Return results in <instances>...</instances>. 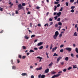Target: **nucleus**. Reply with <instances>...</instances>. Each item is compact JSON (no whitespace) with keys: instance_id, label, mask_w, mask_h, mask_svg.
I'll return each instance as SVG.
<instances>
[{"instance_id":"nucleus-57","label":"nucleus","mask_w":78,"mask_h":78,"mask_svg":"<svg viewBox=\"0 0 78 78\" xmlns=\"http://www.w3.org/2000/svg\"><path fill=\"white\" fill-rule=\"evenodd\" d=\"M61 63L62 65H63L64 64V62H61Z\"/></svg>"},{"instance_id":"nucleus-23","label":"nucleus","mask_w":78,"mask_h":78,"mask_svg":"<svg viewBox=\"0 0 78 78\" xmlns=\"http://www.w3.org/2000/svg\"><path fill=\"white\" fill-rule=\"evenodd\" d=\"M58 56V54H56V53H55L53 55V56Z\"/></svg>"},{"instance_id":"nucleus-62","label":"nucleus","mask_w":78,"mask_h":78,"mask_svg":"<svg viewBox=\"0 0 78 78\" xmlns=\"http://www.w3.org/2000/svg\"><path fill=\"white\" fill-rule=\"evenodd\" d=\"M53 20L51 18L49 19V21H52Z\"/></svg>"},{"instance_id":"nucleus-26","label":"nucleus","mask_w":78,"mask_h":78,"mask_svg":"<svg viewBox=\"0 0 78 78\" xmlns=\"http://www.w3.org/2000/svg\"><path fill=\"white\" fill-rule=\"evenodd\" d=\"M42 48H43V46H41L39 48V49H40V50H41V49H42Z\"/></svg>"},{"instance_id":"nucleus-6","label":"nucleus","mask_w":78,"mask_h":78,"mask_svg":"<svg viewBox=\"0 0 78 78\" xmlns=\"http://www.w3.org/2000/svg\"><path fill=\"white\" fill-rule=\"evenodd\" d=\"M41 69H42V67H41L39 68H36V70L37 71L38 70H41Z\"/></svg>"},{"instance_id":"nucleus-39","label":"nucleus","mask_w":78,"mask_h":78,"mask_svg":"<svg viewBox=\"0 0 78 78\" xmlns=\"http://www.w3.org/2000/svg\"><path fill=\"white\" fill-rule=\"evenodd\" d=\"M75 0H70V3H73L74 2Z\"/></svg>"},{"instance_id":"nucleus-60","label":"nucleus","mask_w":78,"mask_h":78,"mask_svg":"<svg viewBox=\"0 0 78 78\" xmlns=\"http://www.w3.org/2000/svg\"><path fill=\"white\" fill-rule=\"evenodd\" d=\"M38 27H41V24H38Z\"/></svg>"},{"instance_id":"nucleus-21","label":"nucleus","mask_w":78,"mask_h":78,"mask_svg":"<svg viewBox=\"0 0 78 78\" xmlns=\"http://www.w3.org/2000/svg\"><path fill=\"white\" fill-rule=\"evenodd\" d=\"M34 51H33V50H30V51H29V52L30 53H33V52H34Z\"/></svg>"},{"instance_id":"nucleus-50","label":"nucleus","mask_w":78,"mask_h":78,"mask_svg":"<svg viewBox=\"0 0 78 78\" xmlns=\"http://www.w3.org/2000/svg\"><path fill=\"white\" fill-rule=\"evenodd\" d=\"M34 50H38V48H34Z\"/></svg>"},{"instance_id":"nucleus-34","label":"nucleus","mask_w":78,"mask_h":78,"mask_svg":"<svg viewBox=\"0 0 78 78\" xmlns=\"http://www.w3.org/2000/svg\"><path fill=\"white\" fill-rule=\"evenodd\" d=\"M62 37V34H60L59 35V37L61 38Z\"/></svg>"},{"instance_id":"nucleus-46","label":"nucleus","mask_w":78,"mask_h":78,"mask_svg":"<svg viewBox=\"0 0 78 78\" xmlns=\"http://www.w3.org/2000/svg\"><path fill=\"white\" fill-rule=\"evenodd\" d=\"M64 47V45L63 44H62L60 46V48H62V47Z\"/></svg>"},{"instance_id":"nucleus-10","label":"nucleus","mask_w":78,"mask_h":78,"mask_svg":"<svg viewBox=\"0 0 78 78\" xmlns=\"http://www.w3.org/2000/svg\"><path fill=\"white\" fill-rule=\"evenodd\" d=\"M57 37H58V36L55 35L53 36V37L54 39H56V38H57Z\"/></svg>"},{"instance_id":"nucleus-64","label":"nucleus","mask_w":78,"mask_h":78,"mask_svg":"<svg viewBox=\"0 0 78 78\" xmlns=\"http://www.w3.org/2000/svg\"><path fill=\"white\" fill-rule=\"evenodd\" d=\"M56 12H54V16H55V15H56Z\"/></svg>"},{"instance_id":"nucleus-12","label":"nucleus","mask_w":78,"mask_h":78,"mask_svg":"<svg viewBox=\"0 0 78 78\" xmlns=\"http://www.w3.org/2000/svg\"><path fill=\"white\" fill-rule=\"evenodd\" d=\"M58 25L60 26H62V23L61 22H59L58 23Z\"/></svg>"},{"instance_id":"nucleus-58","label":"nucleus","mask_w":78,"mask_h":78,"mask_svg":"<svg viewBox=\"0 0 78 78\" xmlns=\"http://www.w3.org/2000/svg\"><path fill=\"white\" fill-rule=\"evenodd\" d=\"M36 8L37 9H39V8H40V7L39 6L37 7Z\"/></svg>"},{"instance_id":"nucleus-25","label":"nucleus","mask_w":78,"mask_h":78,"mask_svg":"<svg viewBox=\"0 0 78 78\" xmlns=\"http://www.w3.org/2000/svg\"><path fill=\"white\" fill-rule=\"evenodd\" d=\"M75 8V6H72L71 7V8L72 9H74Z\"/></svg>"},{"instance_id":"nucleus-19","label":"nucleus","mask_w":78,"mask_h":78,"mask_svg":"<svg viewBox=\"0 0 78 78\" xmlns=\"http://www.w3.org/2000/svg\"><path fill=\"white\" fill-rule=\"evenodd\" d=\"M45 77V76L44 74L42 75L41 76V78H44Z\"/></svg>"},{"instance_id":"nucleus-63","label":"nucleus","mask_w":78,"mask_h":78,"mask_svg":"<svg viewBox=\"0 0 78 78\" xmlns=\"http://www.w3.org/2000/svg\"><path fill=\"white\" fill-rule=\"evenodd\" d=\"M53 22H51L50 23V25H53Z\"/></svg>"},{"instance_id":"nucleus-40","label":"nucleus","mask_w":78,"mask_h":78,"mask_svg":"<svg viewBox=\"0 0 78 78\" xmlns=\"http://www.w3.org/2000/svg\"><path fill=\"white\" fill-rule=\"evenodd\" d=\"M60 52H61V53H62V52H63V51H64V50L62 49H61L60 50Z\"/></svg>"},{"instance_id":"nucleus-3","label":"nucleus","mask_w":78,"mask_h":78,"mask_svg":"<svg viewBox=\"0 0 78 78\" xmlns=\"http://www.w3.org/2000/svg\"><path fill=\"white\" fill-rule=\"evenodd\" d=\"M43 44V42H41L38 43L37 44V46H39L40 45H42Z\"/></svg>"},{"instance_id":"nucleus-36","label":"nucleus","mask_w":78,"mask_h":78,"mask_svg":"<svg viewBox=\"0 0 78 78\" xmlns=\"http://www.w3.org/2000/svg\"><path fill=\"white\" fill-rule=\"evenodd\" d=\"M15 13L16 14H19V12H18V11H17V10H16Z\"/></svg>"},{"instance_id":"nucleus-55","label":"nucleus","mask_w":78,"mask_h":78,"mask_svg":"<svg viewBox=\"0 0 78 78\" xmlns=\"http://www.w3.org/2000/svg\"><path fill=\"white\" fill-rule=\"evenodd\" d=\"M0 11H3V8H1L0 9Z\"/></svg>"},{"instance_id":"nucleus-45","label":"nucleus","mask_w":78,"mask_h":78,"mask_svg":"<svg viewBox=\"0 0 78 78\" xmlns=\"http://www.w3.org/2000/svg\"><path fill=\"white\" fill-rule=\"evenodd\" d=\"M66 5L67 6H69V3H68L67 2H66Z\"/></svg>"},{"instance_id":"nucleus-15","label":"nucleus","mask_w":78,"mask_h":78,"mask_svg":"<svg viewBox=\"0 0 78 78\" xmlns=\"http://www.w3.org/2000/svg\"><path fill=\"white\" fill-rule=\"evenodd\" d=\"M51 74H55L56 73L55 71H51Z\"/></svg>"},{"instance_id":"nucleus-44","label":"nucleus","mask_w":78,"mask_h":78,"mask_svg":"<svg viewBox=\"0 0 78 78\" xmlns=\"http://www.w3.org/2000/svg\"><path fill=\"white\" fill-rule=\"evenodd\" d=\"M60 20H61V18H58L57 20V21H60Z\"/></svg>"},{"instance_id":"nucleus-17","label":"nucleus","mask_w":78,"mask_h":78,"mask_svg":"<svg viewBox=\"0 0 78 78\" xmlns=\"http://www.w3.org/2000/svg\"><path fill=\"white\" fill-rule=\"evenodd\" d=\"M73 69H76V68H77V66H76V65H73Z\"/></svg>"},{"instance_id":"nucleus-56","label":"nucleus","mask_w":78,"mask_h":78,"mask_svg":"<svg viewBox=\"0 0 78 78\" xmlns=\"http://www.w3.org/2000/svg\"><path fill=\"white\" fill-rule=\"evenodd\" d=\"M60 6V4H58V5H57V7L58 8V7H59Z\"/></svg>"},{"instance_id":"nucleus-41","label":"nucleus","mask_w":78,"mask_h":78,"mask_svg":"<svg viewBox=\"0 0 78 78\" xmlns=\"http://www.w3.org/2000/svg\"><path fill=\"white\" fill-rule=\"evenodd\" d=\"M58 27V24H56L55 25V28H57Z\"/></svg>"},{"instance_id":"nucleus-27","label":"nucleus","mask_w":78,"mask_h":78,"mask_svg":"<svg viewBox=\"0 0 78 78\" xmlns=\"http://www.w3.org/2000/svg\"><path fill=\"white\" fill-rule=\"evenodd\" d=\"M22 47L24 50H25V49H26V47L25 46H23Z\"/></svg>"},{"instance_id":"nucleus-4","label":"nucleus","mask_w":78,"mask_h":78,"mask_svg":"<svg viewBox=\"0 0 78 78\" xmlns=\"http://www.w3.org/2000/svg\"><path fill=\"white\" fill-rule=\"evenodd\" d=\"M38 59H40V60L39 61V62H41V60L42 59V58L40 56H38L37 57Z\"/></svg>"},{"instance_id":"nucleus-9","label":"nucleus","mask_w":78,"mask_h":78,"mask_svg":"<svg viewBox=\"0 0 78 78\" xmlns=\"http://www.w3.org/2000/svg\"><path fill=\"white\" fill-rule=\"evenodd\" d=\"M48 72H49V69L48 68L45 70L44 72L45 73H48Z\"/></svg>"},{"instance_id":"nucleus-28","label":"nucleus","mask_w":78,"mask_h":78,"mask_svg":"<svg viewBox=\"0 0 78 78\" xmlns=\"http://www.w3.org/2000/svg\"><path fill=\"white\" fill-rule=\"evenodd\" d=\"M54 18L55 20H56V19H58V16H56L54 17Z\"/></svg>"},{"instance_id":"nucleus-32","label":"nucleus","mask_w":78,"mask_h":78,"mask_svg":"<svg viewBox=\"0 0 78 78\" xmlns=\"http://www.w3.org/2000/svg\"><path fill=\"white\" fill-rule=\"evenodd\" d=\"M71 69H72V67H70L69 68H68V70H70Z\"/></svg>"},{"instance_id":"nucleus-7","label":"nucleus","mask_w":78,"mask_h":78,"mask_svg":"<svg viewBox=\"0 0 78 78\" xmlns=\"http://www.w3.org/2000/svg\"><path fill=\"white\" fill-rule=\"evenodd\" d=\"M55 35L58 36L59 35V32L58 31H56L55 33Z\"/></svg>"},{"instance_id":"nucleus-51","label":"nucleus","mask_w":78,"mask_h":78,"mask_svg":"<svg viewBox=\"0 0 78 78\" xmlns=\"http://www.w3.org/2000/svg\"><path fill=\"white\" fill-rule=\"evenodd\" d=\"M63 72H66L67 71V69H65L63 70Z\"/></svg>"},{"instance_id":"nucleus-35","label":"nucleus","mask_w":78,"mask_h":78,"mask_svg":"<svg viewBox=\"0 0 78 78\" xmlns=\"http://www.w3.org/2000/svg\"><path fill=\"white\" fill-rule=\"evenodd\" d=\"M44 27H46L47 26V27H48V23H46L44 25Z\"/></svg>"},{"instance_id":"nucleus-18","label":"nucleus","mask_w":78,"mask_h":78,"mask_svg":"<svg viewBox=\"0 0 78 78\" xmlns=\"http://www.w3.org/2000/svg\"><path fill=\"white\" fill-rule=\"evenodd\" d=\"M12 69H14V70H15V69H16V67L15 66H12Z\"/></svg>"},{"instance_id":"nucleus-47","label":"nucleus","mask_w":78,"mask_h":78,"mask_svg":"<svg viewBox=\"0 0 78 78\" xmlns=\"http://www.w3.org/2000/svg\"><path fill=\"white\" fill-rule=\"evenodd\" d=\"M26 58V56H23L22 57V58L23 59H25V58Z\"/></svg>"},{"instance_id":"nucleus-22","label":"nucleus","mask_w":78,"mask_h":78,"mask_svg":"<svg viewBox=\"0 0 78 78\" xmlns=\"http://www.w3.org/2000/svg\"><path fill=\"white\" fill-rule=\"evenodd\" d=\"M24 37L25 39H29V37H28L27 36H25Z\"/></svg>"},{"instance_id":"nucleus-16","label":"nucleus","mask_w":78,"mask_h":78,"mask_svg":"<svg viewBox=\"0 0 78 78\" xmlns=\"http://www.w3.org/2000/svg\"><path fill=\"white\" fill-rule=\"evenodd\" d=\"M75 51L76 52V53H78V48H76L75 49Z\"/></svg>"},{"instance_id":"nucleus-61","label":"nucleus","mask_w":78,"mask_h":78,"mask_svg":"<svg viewBox=\"0 0 78 78\" xmlns=\"http://www.w3.org/2000/svg\"><path fill=\"white\" fill-rule=\"evenodd\" d=\"M30 55V53H29V52H27V56H28V55Z\"/></svg>"},{"instance_id":"nucleus-54","label":"nucleus","mask_w":78,"mask_h":78,"mask_svg":"<svg viewBox=\"0 0 78 78\" xmlns=\"http://www.w3.org/2000/svg\"><path fill=\"white\" fill-rule=\"evenodd\" d=\"M31 78H34V76L33 75H32L31 76Z\"/></svg>"},{"instance_id":"nucleus-29","label":"nucleus","mask_w":78,"mask_h":78,"mask_svg":"<svg viewBox=\"0 0 78 78\" xmlns=\"http://www.w3.org/2000/svg\"><path fill=\"white\" fill-rule=\"evenodd\" d=\"M42 74H39L38 75V78H41V76Z\"/></svg>"},{"instance_id":"nucleus-11","label":"nucleus","mask_w":78,"mask_h":78,"mask_svg":"<svg viewBox=\"0 0 78 78\" xmlns=\"http://www.w3.org/2000/svg\"><path fill=\"white\" fill-rule=\"evenodd\" d=\"M22 76H25L26 75H27V73H24L22 74Z\"/></svg>"},{"instance_id":"nucleus-8","label":"nucleus","mask_w":78,"mask_h":78,"mask_svg":"<svg viewBox=\"0 0 78 78\" xmlns=\"http://www.w3.org/2000/svg\"><path fill=\"white\" fill-rule=\"evenodd\" d=\"M61 14V12H59L57 13V15L58 17H59Z\"/></svg>"},{"instance_id":"nucleus-38","label":"nucleus","mask_w":78,"mask_h":78,"mask_svg":"<svg viewBox=\"0 0 78 78\" xmlns=\"http://www.w3.org/2000/svg\"><path fill=\"white\" fill-rule=\"evenodd\" d=\"M62 9H63V8L61 7V9L59 10L60 11H62Z\"/></svg>"},{"instance_id":"nucleus-48","label":"nucleus","mask_w":78,"mask_h":78,"mask_svg":"<svg viewBox=\"0 0 78 78\" xmlns=\"http://www.w3.org/2000/svg\"><path fill=\"white\" fill-rule=\"evenodd\" d=\"M71 56H72V57H74V55H73V54H71Z\"/></svg>"},{"instance_id":"nucleus-42","label":"nucleus","mask_w":78,"mask_h":78,"mask_svg":"<svg viewBox=\"0 0 78 78\" xmlns=\"http://www.w3.org/2000/svg\"><path fill=\"white\" fill-rule=\"evenodd\" d=\"M19 58H20V59H21L22 58V56L20 55H19L18 56Z\"/></svg>"},{"instance_id":"nucleus-49","label":"nucleus","mask_w":78,"mask_h":78,"mask_svg":"<svg viewBox=\"0 0 78 78\" xmlns=\"http://www.w3.org/2000/svg\"><path fill=\"white\" fill-rule=\"evenodd\" d=\"M78 27V24H76L75 25V28H77Z\"/></svg>"},{"instance_id":"nucleus-24","label":"nucleus","mask_w":78,"mask_h":78,"mask_svg":"<svg viewBox=\"0 0 78 78\" xmlns=\"http://www.w3.org/2000/svg\"><path fill=\"white\" fill-rule=\"evenodd\" d=\"M53 65V62H51V63L49 64L48 65V66H51Z\"/></svg>"},{"instance_id":"nucleus-5","label":"nucleus","mask_w":78,"mask_h":78,"mask_svg":"<svg viewBox=\"0 0 78 78\" xmlns=\"http://www.w3.org/2000/svg\"><path fill=\"white\" fill-rule=\"evenodd\" d=\"M62 59V57H59L58 58H57V60L58 61L57 62L58 63L59 61V60H60V59Z\"/></svg>"},{"instance_id":"nucleus-52","label":"nucleus","mask_w":78,"mask_h":78,"mask_svg":"<svg viewBox=\"0 0 78 78\" xmlns=\"http://www.w3.org/2000/svg\"><path fill=\"white\" fill-rule=\"evenodd\" d=\"M17 63H19L20 62V60H19L17 59Z\"/></svg>"},{"instance_id":"nucleus-2","label":"nucleus","mask_w":78,"mask_h":78,"mask_svg":"<svg viewBox=\"0 0 78 78\" xmlns=\"http://www.w3.org/2000/svg\"><path fill=\"white\" fill-rule=\"evenodd\" d=\"M66 50H67V51H68L69 52H70L72 50V48H66Z\"/></svg>"},{"instance_id":"nucleus-20","label":"nucleus","mask_w":78,"mask_h":78,"mask_svg":"<svg viewBox=\"0 0 78 78\" xmlns=\"http://www.w3.org/2000/svg\"><path fill=\"white\" fill-rule=\"evenodd\" d=\"M54 4H55V5H58V4H59V2H54Z\"/></svg>"},{"instance_id":"nucleus-31","label":"nucleus","mask_w":78,"mask_h":78,"mask_svg":"<svg viewBox=\"0 0 78 78\" xmlns=\"http://www.w3.org/2000/svg\"><path fill=\"white\" fill-rule=\"evenodd\" d=\"M53 47V45L52 44H51V47L50 48V50H51V49H52V48Z\"/></svg>"},{"instance_id":"nucleus-1","label":"nucleus","mask_w":78,"mask_h":78,"mask_svg":"<svg viewBox=\"0 0 78 78\" xmlns=\"http://www.w3.org/2000/svg\"><path fill=\"white\" fill-rule=\"evenodd\" d=\"M18 11H20V10L23 9L24 8L22 6V4H20L18 5Z\"/></svg>"},{"instance_id":"nucleus-14","label":"nucleus","mask_w":78,"mask_h":78,"mask_svg":"<svg viewBox=\"0 0 78 78\" xmlns=\"http://www.w3.org/2000/svg\"><path fill=\"white\" fill-rule=\"evenodd\" d=\"M78 36V35H77V34L76 33V32H75L74 33V34L73 35L74 36Z\"/></svg>"},{"instance_id":"nucleus-59","label":"nucleus","mask_w":78,"mask_h":78,"mask_svg":"<svg viewBox=\"0 0 78 78\" xmlns=\"http://www.w3.org/2000/svg\"><path fill=\"white\" fill-rule=\"evenodd\" d=\"M28 14H31V12H27Z\"/></svg>"},{"instance_id":"nucleus-43","label":"nucleus","mask_w":78,"mask_h":78,"mask_svg":"<svg viewBox=\"0 0 78 78\" xmlns=\"http://www.w3.org/2000/svg\"><path fill=\"white\" fill-rule=\"evenodd\" d=\"M11 62L12 63V64H14V63L13 62V60H11Z\"/></svg>"},{"instance_id":"nucleus-13","label":"nucleus","mask_w":78,"mask_h":78,"mask_svg":"<svg viewBox=\"0 0 78 78\" xmlns=\"http://www.w3.org/2000/svg\"><path fill=\"white\" fill-rule=\"evenodd\" d=\"M65 60L67 61L69 60V57H66L65 58Z\"/></svg>"},{"instance_id":"nucleus-37","label":"nucleus","mask_w":78,"mask_h":78,"mask_svg":"<svg viewBox=\"0 0 78 78\" xmlns=\"http://www.w3.org/2000/svg\"><path fill=\"white\" fill-rule=\"evenodd\" d=\"M26 5V4L25 3H22V6H25Z\"/></svg>"},{"instance_id":"nucleus-53","label":"nucleus","mask_w":78,"mask_h":78,"mask_svg":"<svg viewBox=\"0 0 78 78\" xmlns=\"http://www.w3.org/2000/svg\"><path fill=\"white\" fill-rule=\"evenodd\" d=\"M57 48H58V47H55L54 48V50H56V49H57Z\"/></svg>"},{"instance_id":"nucleus-30","label":"nucleus","mask_w":78,"mask_h":78,"mask_svg":"<svg viewBox=\"0 0 78 78\" xmlns=\"http://www.w3.org/2000/svg\"><path fill=\"white\" fill-rule=\"evenodd\" d=\"M35 35H32L31 36V38H32V37H35Z\"/></svg>"},{"instance_id":"nucleus-33","label":"nucleus","mask_w":78,"mask_h":78,"mask_svg":"<svg viewBox=\"0 0 78 78\" xmlns=\"http://www.w3.org/2000/svg\"><path fill=\"white\" fill-rule=\"evenodd\" d=\"M70 12H75V11H74V10L72 9L70 11Z\"/></svg>"}]
</instances>
